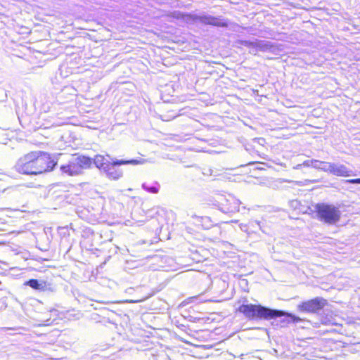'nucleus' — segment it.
Segmentation results:
<instances>
[{"instance_id":"obj_1","label":"nucleus","mask_w":360,"mask_h":360,"mask_svg":"<svg viewBox=\"0 0 360 360\" xmlns=\"http://www.w3.org/2000/svg\"><path fill=\"white\" fill-rule=\"evenodd\" d=\"M91 165V158L75 154L67 164L60 167V171L68 176H75L81 174L83 169L89 168Z\"/></svg>"},{"instance_id":"obj_2","label":"nucleus","mask_w":360,"mask_h":360,"mask_svg":"<svg viewBox=\"0 0 360 360\" xmlns=\"http://www.w3.org/2000/svg\"><path fill=\"white\" fill-rule=\"evenodd\" d=\"M282 316L290 318L294 322L301 321L299 317L283 311L272 310L260 305L249 304V319H273Z\"/></svg>"},{"instance_id":"obj_3","label":"nucleus","mask_w":360,"mask_h":360,"mask_svg":"<svg viewBox=\"0 0 360 360\" xmlns=\"http://www.w3.org/2000/svg\"><path fill=\"white\" fill-rule=\"evenodd\" d=\"M18 172L25 175H37L36 150L20 157L15 163Z\"/></svg>"},{"instance_id":"obj_4","label":"nucleus","mask_w":360,"mask_h":360,"mask_svg":"<svg viewBox=\"0 0 360 360\" xmlns=\"http://www.w3.org/2000/svg\"><path fill=\"white\" fill-rule=\"evenodd\" d=\"M37 175L52 172L58 164L56 157L49 152L36 150Z\"/></svg>"},{"instance_id":"obj_5","label":"nucleus","mask_w":360,"mask_h":360,"mask_svg":"<svg viewBox=\"0 0 360 360\" xmlns=\"http://www.w3.org/2000/svg\"><path fill=\"white\" fill-rule=\"evenodd\" d=\"M317 217L325 223L333 224L340 218V211L333 204H315Z\"/></svg>"},{"instance_id":"obj_6","label":"nucleus","mask_w":360,"mask_h":360,"mask_svg":"<svg viewBox=\"0 0 360 360\" xmlns=\"http://www.w3.org/2000/svg\"><path fill=\"white\" fill-rule=\"evenodd\" d=\"M141 163L140 160H115L113 162H111L109 165L107 167L105 170L103 171V172L105 174V175L110 179L112 180H117L120 177L122 176V172L120 169L116 167L117 165H139Z\"/></svg>"},{"instance_id":"obj_7","label":"nucleus","mask_w":360,"mask_h":360,"mask_svg":"<svg viewBox=\"0 0 360 360\" xmlns=\"http://www.w3.org/2000/svg\"><path fill=\"white\" fill-rule=\"evenodd\" d=\"M327 304L326 300L323 297H316L310 300L303 302L297 306L301 311L315 313L323 309Z\"/></svg>"},{"instance_id":"obj_8","label":"nucleus","mask_w":360,"mask_h":360,"mask_svg":"<svg viewBox=\"0 0 360 360\" xmlns=\"http://www.w3.org/2000/svg\"><path fill=\"white\" fill-rule=\"evenodd\" d=\"M200 20L204 25H209L220 27H226L228 26V22L226 20L214 16H201L200 17Z\"/></svg>"},{"instance_id":"obj_9","label":"nucleus","mask_w":360,"mask_h":360,"mask_svg":"<svg viewBox=\"0 0 360 360\" xmlns=\"http://www.w3.org/2000/svg\"><path fill=\"white\" fill-rule=\"evenodd\" d=\"M332 174L338 176H349L350 171L344 165H332L330 167Z\"/></svg>"},{"instance_id":"obj_10","label":"nucleus","mask_w":360,"mask_h":360,"mask_svg":"<svg viewBox=\"0 0 360 360\" xmlns=\"http://www.w3.org/2000/svg\"><path fill=\"white\" fill-rule=\"evenodd\" d=\"M94 164L97 168L102 170L103 172L105 170L107 167L111 162H109L103 155H97L94 157Z\"/></svg>"},{"instance_id":"obj_11","label":"nucleus","mask_w":360,"mask_h":360,"mask_svg":"<svg viewBox=\"0 0 360 360\" xmlns=\"http://www.w3.org/2000/svg\"><path fill=\"white\" fill-rule=\"evenodd\" d=\"M28 284L30 287L34 288V289H39V284L37 280H30L28 281Z\"/></svg>"},{"instance_id":"obj_12","label":"nucleus","mask_w":360,"mask_h":360,"mask_svg":"<svg viewBox=\"0 0 360 360\" xmlns=\"http://www.w3.org/2000/svg\"><path fill=\"white\" fill-rule=\"evenodd\" d=\"M238 310L245 314L248 311V305L243 304L238 308Z\"/></svg>"},{"instance_id":"obj_13","label":"nucleus","mask_w":360,"mask_h":360,"mask_svg":"<svg viewBox=\"0 0 360 360\" xmlns=\"http://www.w3.org/2000/svg\"><path fill=\"white\" fill-rule=\"evenodd\" d=\"M146 190L153 193H157L158 192V188L154 186L146 188Z\"/></svg>"},{"instance_id":"obj_14","label":"nucleus","mask_w":360,"mask_h":360,"mask_svg":"<svg viewBox=\"0 0 360 360\" xmlns=\"http://www.w3.org/2000/svg\"><path fill=\"white\" fill-rule=\"evenodd\" d=\"M349 183L359 184V179H351L348 181Z\"/></svg>"},{"instance_id":"obj_15","label":"nucleus","mask_w":360,"mask_h":360,"mask_svg":"<svg viewBox=\"0 0 360 360\" xmlns=\"http://www.w3.org/2000/svg\"><path fill=\"white\" fill-rule=\"evenodd\" d=\"M359 184H360V178L359 179Z\"/></svg>"}]
</instances>
